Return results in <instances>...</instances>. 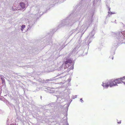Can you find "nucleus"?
Here are the masks:
<instances>
[{"instance_id": "obj_2", "label": "nucleus", "mask_w": 125, "mask_h": 125, "mask_svg": "<svg viewBox=\"0 0 125 125\" xmlns=\"http://www.w3.org/2000/svg\"><path fill=\"white\" fill-rule=\"evenodd\" d=\"M110 87H112L113 86H115L116 85L115 80L112 81L110 82Z\"/></svg>"}, {"instance_id": "obj_3", "label": "nucleus", "mask_w": 125, "mask_h": 125, "mask_svg": "<svg viewBox=\"0 0 125 125\" xmlns=\"http://www.w3.org/2000/svg\"><path fill=\"white\" fill-rule=\"evenodd\" d=\"M122 78L117 79L115 80L116 85L117 83H121L122 82Z\"/></svg>"}, {"instance_id": "obj_4", "label": "nucleus", "mask_w": 125, "mask_h": 125, "mask_svg": "<svg viewBox=\"0 0 125 125\" xmlns=\"http://www.w3.org/2000/svg\"><path fill=\"white\" fill-rule=\"evenodd\" d=\"M110 82L103 83V86L104 87H107L110 86Z\"/></svg>"}, {"instance_id": "obj_9", "label": "nucleus", "mask_w": 125, "mask_h": 125, "mask_svg": "<svg viewBox=\"0 0 125 125\" xmlns=\"http://www.w3.org/2000/svg\"><path fill=\"white\" fill-rule=\"evenodd\" d=\"M80 100L82 102V101H83V100L82 99H81Z\"/></svg>"}, {"instance_id": "obj_6", "label": "nucleus", "mask_w": 125, "mask_h": 125, "mask_svg": "<svg viewBox=\"0 0 125 125\" xmlns=\"http://www.w3.org/2000/svg\"><path fill=\"white\" fill-rule=\"evenodd\" d=\"M25 26L24 25H23L21 26V30L22 31L25 28Z\"/></svg>"}, {"instance_id": "obj_5", "label": "nucleus", "mask_w": 125, "mask_h": 125, "mask_svg": "<svg viewBox=\"0 0 125 125\" xmlns=\"http://www.w3.org/2000/svg\"><path fill=\"white\" fill-rule=\"evenodd\" d=\"M20 5L22 8L23 9L25 8V5L24 3L22 2H21L20 3Z\"/></svg>"}, {"instance_id": "obj_1", "label": "nucleus", "mask_w": 125, "mask_h": 125, "mask_svg": "<svg viewBox=\"0 0 125 125\" xmlns=\"http://www.w3.org/2000/svg\"><path fill=\"white\" fill-rule=\"evenodd\" d=\"M72 62V60L70 59H66V61L64 62L63 63V65H65L67 64L68 63H71Z\"/></svg>"}, {"instance_id": "obj_7", "label": "nucleus", "mask_w": 125, "mask_h": 125, "mask_svg": "<svg viewBox=\"0 0 125 125\" xmlns=\"http://www.w3.org/2000/svg\"><path fill=\"white\" fill-rule=\"evenodd\" d=\"M117 123L120 124L121 123V120H120L119 121H118V120H117Z\"/></svg>"}, {"instance_id": "obj_8", "label": "nucleus", "mask_w": 125, "mask_h": 125, "mask_svg": "<svg viewBox=\"0 0 125 125\" xmlns=\"http://www.w3.org/2000/svg\"><path fill=\"white\" fill-rule=\"evenodd\" d=\"M112 60L113 59V57L112 55H111L109 57Z\"/></svg>"}]
</instances>
